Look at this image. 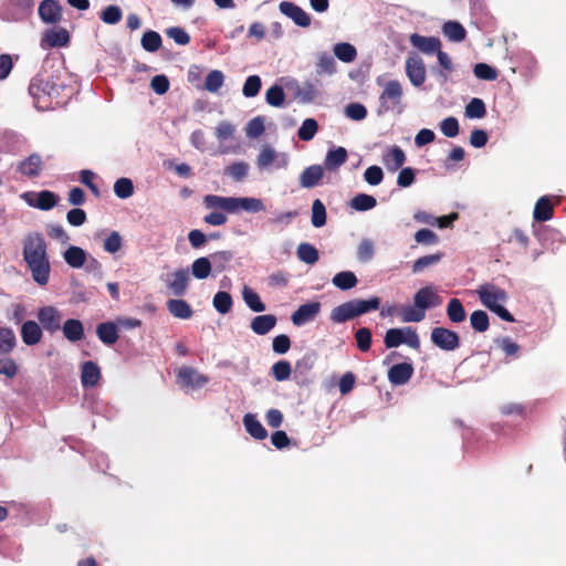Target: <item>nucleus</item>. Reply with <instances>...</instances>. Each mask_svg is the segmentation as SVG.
Returning <instances> with one entry per match:
<instances>
[{"mask_svg": "<svg viewBox=\"0 0 566 566\" xmlns=\"http://www.w3.org/2000/svg\"><path fill=\"white\" fill-rule=\"evenodd\" d=\"M23 260L31 271L32 279L41 286L49 282L51 265L48 244L42 233H28L23 241Z\"/></svg>", "mask_w": 566, "mask_h": 566, "instance_id": "nucleus-1", "label": "nucleus"}, {"mask_svg": "<svg viewBox=\"0 0 566 566\" xmlns=\"http://www.w3.org/2000/svg\"><path fill=\"white\" fill-rule=\"evenodd\" d=\"M441 304V297L431 286L421 287L413 295V305L402 306L399 317L403 323H418L424 319L427 310Z\"/></svg>", "mask_w": 566, "mask_h": 566, "instance_id": "nucleus-2", "label": "nucleus"}, {"mask_svg": "<svg viewBox=\"0 0 566 566\" xmlns=\"http://www.w3.org/2000/svg\"><path fill=\"white\" fill-rule=\"evenodd\" d=\"M63 85L59 83V78L54 75L38 74L32 78L29 85V93L31 96L40 102L44 96L57 97Z\"/></svg>", "mask_w": 566, "mask_h": 566, "instance_id": "nucleus-3", "label": "nucleus"}, {"mask_svg": "<svg viewBox=\"0 0 566 566\" xmlns=\"http://www.w3.org/2000/svg\"><path fill=\"white\" fill-rule=\"evenodd\" d=\"M384 344L386 348H395L402 344H406L412 349L420 348V338L416 329L406 326L402 328H389L384 337Z\"/></svg>", "mask_w": 566, "mask_h": 566, "instance_id": "nucleus-4", "label": "nucleus"}, {"mask_svg": "<svg viewBox=\"0 0 566 566\" xmlns=\"http://www.w3.org/2000/svg\"><path fill=\"white\" fill-rule=\"evenodd\" d=\"M430 339L434 346L446 352H453L460 346V336L447 327H434Z\"/></svg>", "mask_w": 566, "mask_h": 566, "instance_id": "nucleus-5", "label": "nucleus"}, {"mask_svg": "<svg viewBox=\"0 0 566 566\" xmlns=\"http://www.w3.org/2000/svg\"><path fill=\"white\" fill-rule=\"evenodd\" d=\"M402 86L397 80L389 81L379 96V113L389 112L398 106L402 98Z\"/></svg>", "mask_w": 566, "mask_h": 566, "instance_id": "nucleus-6", "label": "nucleus"}, {"mask_svg": "<svg viewBox=\"0 0 566 566\" xmlns=\"http://www.w3.org/2000/svg\"><path fill=\"white\" fill-rule=\"evenodd\" d=\"M476 293L481 303L490 311L494 306L504 303L507 300V293L505 290L491 283L480 285Z\"/></svg>", "mask_w": 566, "mask_h": 566, "instance_id": "nucleus-7", "label": "nucleus"}, {"mask_svg": "<svg viewBox=\"0 0 566 566\" xmlns=\"http://www.w3.org/2000/svg\"><path fill=\"white\" fill-rule=\"evenodd\" d=\"M39 324L50 334L56 333L61 328L62 314L55 306H42L36 312Z\"/></svg>", "mask_w": 566, "mask_h": 566, "instance_id": "nucleus-8", "label": "nucleus"}, {"mask_svg": "<svg viewBox=\"0 0 566 566\" xmlns=\"http://www.w3.org/2000/svg\"><path fill=\"white\" fill-rule=\"evenodd\" d=\"M177 382L182 388L198 389L209 382V377L200 374L193 367L184 366L177 373Z\"/></svg>", "mask_w": 566, "mask_h": 566, "instance_id": "nucleus-9", "label": "nucleus"}, {"mask_svg": "<svg viewBox=\"0 0 566 566\" xmlns=\"http://www.w3.org/2000/svg\"><path fill=\"white\" fill-rule=\"evenodd\" d=\"M22 198L30 207L38 208L43 211L51 210L59 201V196L50 190L25 192L22 195Z\"/></svg>", "mask_w": 566, "mask_h": 566, "instance_id": "nucleus-10", "label": "nucleus"}, {"mask_svg": "<svg viewBox=\"0 0 566 566\" xmlns=\"http://www.w3.org/2000/svg\"><path fill=\"white\" fill-rule=\"evenodd\" d=\"M70 43V33L65 28H52L46 30L42 38L40 45L42 49L48 50L52 48L67 46Z\"/></svg>", "mask_w": 566, "mask_h": 566, "instance_id": "nucleus-11", "label": "nucleus"}, {"mask_svg": "<svg viewBox=\"0 0 566 566\" xmlns=\"http://www.w3.org/2000/svg\"><path fill=\"white\" fill-rule=\"evenodd\" d=\"M282 14L290 18L296 25L308 28L312 23L311 15L297 4L290 1H282L279 4Z\"/></svg>", "mask_w": 566, "mask_h": 566, "instance_id": "nucleus-12", "label": "nucleus"}, {"mask_svg": "<svg viewBox=\"0 0 566 566\" xmlns=\"http://www.w3.org/2000/svg\"><path fill=\"white\" fill-rule=\"evenodd\" d=\"M406 74L413 86H421L426 81V65L419 55L406 60Z\"/></svg>", "mask_w": 566, "mask_h": 566, "instance_id": "nucleus-13", "label": "nucleus"}, {"mask_svg": "<svg viewBox=\"0 0 566 566\" xmlns=\"http://www.w3.org/2000/svg\"><path fill=\"white\" fill-rule=\"evenodd\" d=\"M413 371V366L410 363L396 364L388 370V380L394 386L405 385L411 379Z\"/></svg>", "mask_w": 566, "mask_h": 566, "instance_id": "nucleus-14", "label": "nucleus"}, {"mask_svg": "<svg viewBox=\"0 0 566 566\" xmlns=\"http://www.w3.org/2000/svg\"><path fill=\"white\" fill-rule=\"evenodd\" d=\"M321 311L319 302H310L298 306V308L292 314L291 319L295 326L304 325L305 323L312 322L318 315Z\"/></svg>", "mask_w": 566, "mask_h": 566, "instance_id": "nucleus-15", "label": "nucleus"}, {"mask_svg": "<svg viewBox=\"0 0 566 566\" xmlns=\"http://www.w3.org/2000/svg\"><path fill=\"white\" fill-rule=\"evenodd\" d=\"M409 41L413 48L428 55L434 54L441 49V41L437 36H424L413 33L410 35Z\"/></svg>", "mask_w": 566, "mask_h": 566, "instance_id": "nucleus-16", "label": "nucleus"}, {"mask_svg": "<svg viewBox=\"0 0 566 566\" xmlns=\"http://www.w3.org/2000/svg\"><path fill=\"white\" fill-rule=\"evenodd\" d=\"M39 15L43 22L55 24L62 19V6L56 0H43L39 6Z\"/></svg>", "mask_w": 566, "mask_h": 566, "instance_id": "nucleus-17", "label": "nucleus"}, {"mask_svg": "<svg viewBox=\"0 0 566 566\" xmlns=\"http://www.w3.org/2000/svg\"><path fill=\"white\" fill-rule=\"evenodd\" d=\"M20 334L27 346H34L42 340L43 328L38 322L29 319L21 325Z\"/></svg>", "mask_w": 566, "mask_h": 566, "instance_id": "nucleus-18", "label": "nucleus"}, {"mask_svg": "<svg viewBox=\"0 0 566 566\" xmlns=\"http://www.w3.org/2000/svg\"><path fill=\"white\" fill-rule=\"evenodd\" d=\"M167 287L171 291V293L176 296H182L189 283V273L186 269H180L175 271L166 281Z\"/></svg>", "mask_w": 566, "mask_h": 566, "instance_id": "nucleus-19", "label": "nucleus"}, {"mask_svg": "<svg viewBox=\"0 0 566 566\" xmlns=\"http://www.w3.org/2000/svg\"><path fill=\"white\" fill-rule=\"evenodd\" d=\"M405 161V151L399 146H391L382 154V164L391 172L401 168Z\"/></svg>", "mask_w": 566, "mask_h": 566, "instance_id": "nucleus-20", "label": "nucleus"}, {"mask_svg": "<svg viewBox=\"0 0 566 566\" xmlns=\"http://www.w3.org/2000/svg\"><path fill=\"white\" fill-rule=\"evenodd\" d=\"M358 316L359 314L357 312V307L355 305L354 300H350L334 307L331 312V321L338 324L354 319L355 317Z\"/></svg>", "mask_w": 566, "mask_h": 566, "instance_id": "nucleus-21", "label": "nucleus"}, {"mask_svg": "<svg viewBox=\"0 0 566 566\" xmlns=\"http://www.w3.org/2000/svg\"><path fill=\"white\" fill-rule=\"evenodd\" d=\"M18 171L29 178L38 177L42 171V159L36 153L31 154L18 166Z\"/></svg>", "mask_w": 566, "mask_h": 566, "instance_id": "nucleus-22", "label": "nucleus"}, {"mask_svg": "<svg viewBox=\"0 0 566 566\" xmlns=\"http://www.w3.org/2000/svg\"><path fill=\"white\" fill-rule=\"evenodd\" d=\"M101 378V369L94 361H85L81 369V381L83 387L90 388L97 385Z\"/></svg>", "mask_w": 566, "mask_h": 566, "instance_id": "nucleus-23", "label": "nucleus"}, {"mask_svg": "<svg viewBox=\"0 0 566 566\" xmlns=\"http://www.w3.org/2000/svg\"><path fill=\"white\" fill-rule=\"evenodd\" d=\"M324 170L319 165H312L303 170L300 176V184L303 188H313L319 184Z\"/></svg>", "mask_w": 566, "mask_h": 566, "instance_id": "nucleus-24", "label": "nucleus"}, {"mask_svg": "<svg viewBox=\"0 0 566 566\" xmlns=\"http://www.w3.org/2000/svg\"><path fill=\"white\" fill-rule=\"evenodd\" d=\"M96 335L98 339L107 345L112 346L118 340V331L113 322H104L97 325L96 327Z\"/></svg>", "mask_w": 566, "mask_h": 566, "instance_id": "nucleus-25", "label": "nucleus"}, {"mask_svg": "<svg viewBox=\"0 0 566 566\" xmlns=\"http://www.w3.org/2000/svg\"><path fill=\"white\" fill-rule=\"evenodd\" d=\"M277 323V318L273 314L258 315L251 322V329L256 335H265L272 331Z\"/></svg>", "mask_w": 566, "mask_h": 566, "instance_id": "nucleus-26", "label": "nucleus"}, {"mask_svg": "<svg viewBox=\"0 0 566 566\" xmlns=\"http://www.w3.org/2000/svg\"><path fill=\"white\" fill-rule=\"evenodd\" d=\"M554 207L548 197H541L534 207L533 218L535 221L545 222L553 218Z\"/></svg>", "mask_w": 566, "mask_h": 566, "instance_id": "nucleus-27", "label": "nucleus"}, {"mask_svg": "<svg viewBox=\"0 0 566 566\" xmlns=\"http://www.w3.org/2000/svg\"><path fill=\"white\" fill-rule=\"evenodd\" d=\"M348 154L344 147H337L327 151L325 157V168L329 171L338 169L347 161Z\"/></svg>", "mask_w": 566, "mask_h": 566, "instance_id": "nucleus-28", "label": "nucleus"}, {"mask_svg": "<svg viewBox=\"0 0 566 566\" xmlns=\"http://www.w3.org/2000/svg\"><path fill=\"white\" fill-rule=\"evenodd\" d=\"M86 252L80 247L71 245L69 247L64 253L63 259L67 265L73 269L82 268L86 262Z\"/></svg>", "mask_w": 566, "mask_h": 566, "instance_id": "nucleus-29", "label": "nucleus"}, {"mask_svg": "<svg viewBox=\"0 0 566 566\" xmlns=\"http://www.w3.org/2000/svg\"><path fill=\"white\" fill-rule=\"evenodd\" d=\"M64 337L70 342H78L84 337V326L80 319L70 318L62 326Z\"/></svg>", "mask_w": 566, "mask_h": 566, "instance_id": "nucleus-30", "label": "nucleus"}, {"mask_svg": "<svg viewBox=\"0 0 566 566\" xmlns=\"http://www.w3.org/2000/svg\"><path fill=\"white\" fill-rule=\"evenodd\" d=\"M203 203L209 209H220L224 212L233 213V197L207 195L203 198Z\"/></svg>", "mask_w": 566, "mask_h": 566, "instance_id": "nucleus-31", "label": "nucleus"}, {"mask_svg": "<svg viewBox=\"0 0 566 566\" xmlns=\"http://www.w3.org/2000/svg\"><path fill=\"white\" fill-rule=\"evenodd\" d=\"M243 424L247 432L256 440H264L268 437L266 429L252 413H247L243 417Z\"/></svg>", "mask_w": 566, "mask_h": 566, "instance_id": "nucleus-32", "label": "nucleus"}, {"mask_svg": "<svg viewBox=\"0 0 566 566\" xmlns=\"http://www.w3.org/2000/svg\"><path fill=\"white\" fill-rule=\"evenodd\" d=\"M233 213L239 210L248 212H260L265 209V206L261 199L258 198H235L233 197Z\"/></svg>", "mask_w": 566, "mask_h": 566, "instance_id": "nucleus-33", "label": "nucleus"}, {"mask_svg": "<svg viewBox=\"0 0 566 566\" xmlns=\"http://www.w3.org/2000/svg\"><path fill=\"white\" fill-rule=\"evenodd\" d=\"M167 308L171 315L181 319H188L192 316V308L185 300H169Z\"/></svg>", "mask_w": 566, "mask_h": 566, "instance_id": "nucleus-34", "label": "nucleus"}, {"mask_svg": "<svg viewBox=\"0 0 566 566\" xmlns=\"http://www.w3.org/2000/svg\"><path fill=\"white\" fill-rule=\"evenodd\" d=\"M297 258L310 265L315 264L319 259L318 250L311 243H300L296 249Z\"/></svg>", "mask_w": 566, "mask_h": 566, "instance_id": "nucleus-35", "label": "nucleus"}, {"mask_svg": "<svg viewBox=\"0 0 566 566\" xmlns=\"http://www.w3.org/2000/svg\"><path fill=\"white\" fill-rule=\"evenodd\" d=\"M443 34L453 42H461L467 36L464 27L457 21H448L442 27Z\"/></svg>", "mask_w": 566, "mask_h": 566, "instance_id": "nucleus-36", "label": "nucleus"}, {"mask_svg": "<svg viewBox=\"0 0 566 566\" xmlns=\"http://www.w3.org/2000/svg\"><path fill=\"white\" fill-rule=\"evenodd\" d=\"M17 346V337L10 327H0V355L10 354Z\"/></svg>", "mask_w": 566, "mask_h": 566, "instance_id": "nucleus-37", "label": "nucleus"}, {"mask_svg": "<svg viewBox=\"0 0 566 566\" xmlns=\"http://www.w3.org/2000/svg\"><path fill=\"white\" fill-rule=\"evenodd\" d=\"M447 316L450 322L455 324L462 323L465 319L467 313L459 298H451L449 301L447 305Z\"/></svg>", "mask_w": 566, "mask_h": 566, "instance_id": "nucleus-38", "label": "nucleus"}, {"mask_svg": "<svg viewBox=\"0 0 566 566\" xmlns=\"http://www.w3.org/2000/svg\"><path fill=\"white\" fill-rule=\"evenodd\" d=\"M332 282L339 290L348 291L357 285L358 280L353 272L342 271L334 275Z\"/></svg>", "mask_w": 566, "mask_h": 566, "instance_id": "nucleus-39", "label": "nucleus"}, {"mask_svg": "<svg viewBox=\"0 0 566 566\" xmlns=\"http://www.w3.org/2000/svg\"><path fill=\"white\" fill-rule=\"evenodd\" d=\"M211 270V262L206 256L196 259L191 264V274L198 280L207 279L210 275Z\"/></svg>", "mask_w": 566, "mask_h": 566, "instance_id": "nucleus-40", "label": "nucleus"}, {"mask_svg": "<svg viewBox=\"0 0 566 566\" xmlns=\"http://www.w3.org/2000/svg\"><path fill=\"white\" fill-rule=\"evenodd\" d=\"M334 54L338 60L345 63L353 62L357 56L356 48L346 42L337 43L334 46Z\"/></svg>", "mask_w": 566, "mask_h": 566, "instance_id": "nucleus-41", "label": "nucleus"}, {"mask_svg": "<svg viewBox=\"0 0 566 566\" xmlns=\"http://www.w3.org/2000/svg\"><path fill=\"white\" fill-rule=\"evenodd\" d=\"M376 205V198L367 193H358L350 200V207L356 211H368Z\"/></svg>", "mask_w": 566, "mask_h": 566, "instance_id": "nucleus-42", "label": "nucleus"}, {"mask_svg": "<svg viewBox=\"0 0 566 566\" xmlns=\"http://www.w3.org/2000/svg\"><path fill=\"white\" fill-rule=\"evenodd\" d=\"M142 46L147 52H156L160 49L163 40L158 32L148 30L142 36Z\"/></svg>", "mask_w": 566, "mask_h": 566, "instance_id": "nucleus-43", "label": "nucleus"}, {"mask_svg": "<svg viewBox=\"0 0 566 566\" xmlns=\"http://www.w3.org/2000/svg\"><path fill=\"white\" fill-rule=\"evenodd\" d=\"M224 83V75L219 70H213L208 73L205 80V90L210 93L218 92Z\"/></svg>", "mask_w": 566, "mask_h": 566, "instance_id": "nucleus-44", "label": "nucleus"}, {"mask_svg": "<svg viewBox=\"0 0 566 566\" xmlns=\"http://www.w3.org/2000/svg\"><path fill=\"white\" fill-rule=\"evenodd\" d=\"M213 306L220 314H227L232 308V297L228 292L220 291L213 296Z\"/></svg>", "mask_w": 566, "mask_h": 566, "instance_id": "nucleus-45", "label": "nucleus"}, {"mask_svg": "<svg viewBox=\"0 0 566 566\" xmlns=\"http://www.w3.org/2000/svg\"><path fill=\"white\" fill-rule=\"evenodd\" d=\"M311 221L315 228H322L326 224V208L319 199L313 201Z\"/></svg>", "mask_w": 566, "mask_h": 566, "instance_id": "nucleus-46", "label": "nucleus"}, {"mask_svg": "<svg viewBox=\"0 0 566 566\" xmlns=\"http://www.w3.org/2000/svg\"><path fill=\"white\" fill-rule=\"evenodd\" d=\"M470 324L474 331L483 333L489 329V316L484 311L476 310L470 316Z\"/></svg>", "mask_w": 566, "mask_h": 566, "instance_id": "nucleus-47", "label": "nucleus"}, {"mask_svg": "<svg viewBox=\"0 0 566 566\" xmlns=\"http://www.w3.org/2000/svg\"><path fill=\"white\" fill-rule=\"evenodd\" d=\"M249 172V165L244 161H237L226 167L224 175L232 177L235 181L243 180Z\"/></svg>", "mask_w": 566, "mask_h": 566, "instance_id": "nucleus-48", "label": "nucleus"}, {"mask_svg": "<svg viewBox=\"0 0 566 566\" xmlns=\"http://www.w3.org/2000/svg\"><path fill=\"white\" fill-rule=\"evenodd\" d=\"M243 300L245 304L253 311V312H263L265 311V304L261 301L258 293L252 291L249 287H244L242 291Z\"/></svg>", "mask_w": 566, "mask_h": 566, "instance_id": "nucleus-49", "label": "nucleus"}, {"mask_svg": "<svg viewBox=\"0 0 566 566\" xmlns=\"http://www.w3.org/2000/svg\"><path fill=\"white\" fill-rule=\"evenodd\" d=\"M114 192L120 199H127L134 193V184L129 178L122 177L114 184Z\"/></svg>", "mask_w": 566, "mask_h": 566, "instance_id": "nucleus-50", "label": "nucleus"}, {"mask_svg": "<svg viewBox=\"0 0 566 566\" xmlns=\"http://www.w3.org/2000/svg\"><path fill=\"white\" fill-rule=\"evenodd\" d=\"M464 114L468 118H483L486 114L484 102L481 98H472L465 106Z\"/></svg>", "mask_w": 566, "mask_h": 566, "instance_id": "nucleus-51", "label": "nucleus"}, {"mask_svg": "<svg viewBox=\"0 0 566 566\" xmlns=\"http://www.w3.org/2000/svg\"><path fill=\"white\" fill-rule=\"evenodd\" d=\"M265 101L269 105L273 107H281L285 101V93L283 87L279 85H273L268 88L265 93Z\"/></svg>", "mask_w": 566, "mask_h": 566, "instance_id": "nucleus-52", "label": "nucleus"}, {"mask_svg": "<svg viewBox=\"0 0 566 566\" xmlns=\"http://www.w3.org/2000/svg\"><path fill=\"white\" fill-rule=\"evenodd\" d=\"M317 130V122L314 118H306L298 128L297 135L301 140L308 142L314 138Z\"/></svg>", "mask_w": 566, "mask_h": 566, "instance_id": "nucleus-53", "label": "nucleus"}, {"mask_svg": "<svg viewBox=\"0 0 566 566\" xmlns=\"http://www.w3.org/2000/svg\"><path fill=\"white\" fill-rule=\"evenodd\" d=\"M442 256H443V254L438 252L434 254H429V255L418 258L413 262L412 272L419 273V272L423 271L424 269L439 263L441 261Z\"/></svg>", "mask_w": 566, "mask_h": 566, "instance_id": "nucleus-54", "label": "nucleus"}, {"mask_svg": "<svg viewBox=\"0 0 566 566\" xmlns=\"http://www.w3.org/2000/svg\"><path fill=\"white\" fill-rule=\"evenodd\" d=\"M371 331L368 327H360L355 332V340L357 348L366 353L371 347Z\"/></svg>", "mask_w": 566, "mask_h": 566, "instance_id": "nucleus-55", "label": "nucleus"}, {"mask_svg": "<svg viewBox=\"0 0 566 566\" xmlns=\"http://www.w3.org/2000/svg\"><path fill=\"white\" fill-rule=\"evenodd\" d=\"M335 71L336 62L334 57L328 53L321 54L316 64V72L318 74H333Z\"/></svg>", "mask_w": 566, "mask_h": 566, "instance_id": "nucleus-56", "label": "nucleus"}, {"mask_svg": "<svg viewBox=\"0 0 566 566\" xmlns=\"http://www.w3.org/2000/svg\"><path fill=\"white\" fill-rule=\"evenodd\" d=\"M354 302L359 316L371 311H377L380 307V298L378 296H371L368 300L354 298Z\"/></svg>", "mask_w": 566, "mask_h": 566, "instance_id": "nucleus-57", "label": "nucleus"}, {"mask_svg": "<svg viewBox=\"0 0 566 566\" xmlns=\"http://www.w3.org/2000/svg\"><path fill=\"white\" fill-rule=\"evenodd\" d=\"M123 18V12L118 6L111 4L101 12V20L106 24H116Z\"/></svg>", "mask_w": 566, "mask_h": 566, "instance_id": "nucleus-58", "label": "nucleus"}, {"mask_svg": "<svg viewBox=\"0 0 566 566\" xmlns=\"http://www.w3.org/2000/svg\"><path fill=\"white\" fill-rule=\"evenodd\" d=\"M271 370L275 380L284 381L290 378L292 367L287 360H280L272 366Z\"/></svg>", "mask_w": 566, "mask_h": 566, "instance_id": "nucleus-59", "label": "nucleus"}, {"mask_svg": "<svg viewBox=\"0 0 566 566\" xmlns=\"http://www.w3.org/2000/svg\"><path fill=\"white\" fill-rule=\"evenodd\" d=\"M262 83L259 75H250L242 88V93L245 97H254L259 94Z\"/></svg>", "mask_w": 566, "mask_h": 566, "instance_id": "nucleus-60", "label": "nucleus"}, {"mask_svg": "<svg viewBox=\"0 0 566 566\" xmlns=\"http://www.w3.org/2000/svg\"><path fill=\"white\" fill-rule=\"evenodd\" d=\"M474 75L484 81H494L497 78V72L494 67L485 63H478L473 69Z\"/></svg>", "mask_w": 566, "mask_h": 566, "instance_id": "nucleus-61", "label": "nucleus"}, {"mask_svg": "<svg viewBox=\"0 0 566 566\" xmlns=\"http://www.w3.org/2000/svg\"><path fill=\"white\" fill-rule=\"evenodd\" d=\"M440 129L446 137L453 138L459 134V122L455 117L449 116L441 122Z\"/></svg>", "mask_w": 566, "mask_h": 566, "instance_id": "nucleus-62", "label": "nucleus"}, {"mask_svg": "<svg viewBox=\"0 0 566 566\" xmlns=\"http://www.w3.org/2000/svg\"><path fill=\"white\" fill-rule=\"evenodd\" d=\"M276 159H277L276 151L273 148L266 146L259 154L256 164L260 169H263V168H268L270 165L275 163Z\"/></svg>", "mask_w": 566, "mask_h": 566, "instance_id": "nucleus-63", "label": "nucleus"}, {"mask_svg": "<svg viewBox=\"0 0 566 566\" xmlns=\"http://www.w3.org/2000/svg\"><path fill=\"white\" fill-rule=\"evenodd\" d=\"M374 243L369 239H364L360 241L357 248V258L361 262H368L374 256Z\"/></svg>", "mask_w": 566, "mask_h": 566, "instance_id": "nucleus-64", "label": "nucleus"}]
</instances>
